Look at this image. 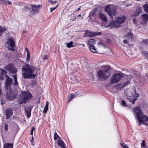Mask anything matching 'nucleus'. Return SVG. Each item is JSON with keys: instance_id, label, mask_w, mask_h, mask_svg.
<instances>
[{"instance_id": "1", "label": "nucleus", "mask_w": 148, "mask_h": 148, "mask_svg": "<svg viewBox=\"0 0 148 148\" xmlns=\"http://www.w3.org/2000/svg\"><path fill=\"white\" fill-rule=\"evenodd\" d=\"M133 111L134 112V115H136L138 121L140 125H141V123H143L145 125H148V116L144 115L139 106L134 108Z\"/></svg>"}, {"instance_id": "2", "label": "nucleus", "mask_w": 148, "mask_h": 148, "mask_svg": "<svg viewBox=\"0 0 148 148\" xmlns=\"http://www.w3.org/2000/svg\"><path fill=\"white\" fill-rule=\"evenodd\" d=\"M35 70V68L33 66L26 64L22 68V70L24 72L22 76L25 79H34L36 76V74L33 73Z\"/></svg>"}, {"instance_id": "3", "label": "nucleus", "mask_w": 148, "mask_h": 148, "mask_svg": "<svg viewBox=\"0 0 148 148\" xmlns=\"http://www.w3.org/2000/svg\"><path fill=\"white\" fill-rule=\"evenodd\" d=\"M42 5H35L31 4H28L25 5L23 8V11L26 12L27 10H29L30 13L29 16H32L36 14H38L40 11V8H42Z\"/></svg>"}, {"instance_id": "4", "label": "nucleus", "mask_w": 148, "mask_h": 148, "mask_svg": "<svg viewBox=\"0 0 148 148\" xmlns=\"http://www.w3.org/2000/svg\"><path fill=\"white\" fill-rule=\"evenodd\" d=\"M111 67L109 65L102 66L101 69L97 71V76L101 80H104L109 77Z\"/></svg>"}, {"instance_id": "5", "label": "nucleus", "mask_w": 148, "mask_h": 148, "mask_svg": "<svg viewBox=\"0 0 148 148\" xmlns=\"http://www.w3.org/2000/svg\"><path fill=\"white\" fill-rule=\"evenodd\" d=\"M126 19V17L124 16L121 17H118L116 20L113 21L106 26V27L118 28L121 26V24L124 23Z\"/></svg>"}, {"instance_id": "6", "label": "nucleus", "mask_w": 148, "mask_h": 148, "mask_svg": "<svg viewBox=\"0 0 148 148\" xmlns=\"http://www.w3.org/2000/svg\"><path fill=\"white\" fill-rule=\"evenodd\" d=\"M21 93L22 95L21 97V101L20 104L26 103L33 97L31 93L29 91H22Z\"/></svg>"}, {"instance_id": "7", "label": "nucleus", "mask_w": 148, "mask_h": 148, "mask_svg": "<svg viewBox=\"0 0 148 148\" xmlns=\"http://www.w3.org/2000/svg\"><path fill=\"white\" fill-rule=\"evenodd\" d=\"M122 74V73H117L112 75L110 78V83L113 84L118 82L123 77Z\"/></svg>"}, {"instance_id": "8", "label": "nucleus", "mask_w": 148, "mask_h": 148, "mask_svg": "<svg viewBox=\"0 0 148 148\" xmlns=\"http://www.w3.org/2000/svg\"><path fill=\"white\" fill-rule=\"evenodd\" d=\"M17 94V92L11 91L9 92H6V98L9 101H11L16 98Z\"/></svg>"}, {"instance_id": "9", "label": "nucleus", "mask_w": 148, "mask_h": 148, "mask_svg": "<svg viewBox=\"0 0 148 148\" xmlns=\"http://www.w3.org/2000/svg\"><path fill=\"white\" fill-rule=\"evenodd\" d=\"M6 80L5 81V90H9L11 88V85L12 84L13 79L10 78L8 75L5 76Z\"/></svg>"}, {"instance_id": "10", "label": "nucleus", "mask_w": 148, "mask_h": 148, "mask_svg": "<svg viewBox=\"0 0 148 148\" xmlns=\"http://www.w3.org/2000/svg\"><path fill=\"white\" fill-rule=\"evenodd\" d=\"M4 68L7 71H10L12 74H16L17 71L16 69L14 67L13 64L10 63L6 66Z\"/></svg>"}, {"instance_id": "11", "label": "nucleus", "mask_w": 148, "mask_h": 148, "mask_svg": "<svg viewBox=\"0 0 148 148\" xmlns=\"http://www.w3.org/2000/svg\"><path fill=\"white\" fill-rule=\"evenodd\" d=\"M13 114V109L12 108L9 107L6 109L5 112L6 119H10Z\"/></svg>"}, {"instance_id": "12", "label": "nucleus", "mask_w": 148, "mask_h": 148, "mask_svg": "<svg viewBox=\"0 0 148 148\" xmlns=\"http://www.w3.org/2000/svg\"><path fill=\"white\" fill-rule=\"evenodd\" d=\"M8 45L11 48H14L15 46V42L13 39L9 38L6 42Z\"/></svg>"}, {"instance_id": "13", "label": "nucleus", "mask_w": 148, "mask_h": 148, "mask_svg": "<svg viewBox=\"0 0 148 148\" xmlns=\"http://www.w3.org/2000/svg\"><path fill=\"white\" fill-rule=\"evenodd\" d=\"M94 32H90L88 30H86L85 31V33L84 34V37H90L95 36Z\"/></svg>"}, {"instance_id": "14", "label": "nucleus", "mask_w": 148, "mask_h": 148, "mask_svg": "<svg viewBox=\"0 0 148 148\" xmlns=\"http://www.w3.org/2000/svg\"><path fill=\"white\" fill-rule=\"evenodd\" d=\"M125 37L127 38V39L131 41H133L134 40V35L132 33L129 32L124 36Z\"/></svg>"}, {"instance_id": "15", "label": "nucleus", "mask_w": 148, "mask_h": 148, "mask_svg": "<svg viewBox=\"0 0 148 148\" xmlns=\"http://www.w3.org/2000/svg\"><path fill=\"white\" fill-rule=\"evenodd\" d=\"M139 96L138 94L136 93V91H135V95L134 96V98L133 99L129 98L128 99H129V101L131 102L132 104H134L135 102V101L137 100V97Z\"/></svg>"}, {"instance_id": "16", "label": "nucleus", "mask_w": 148, "mask_h": 148, "mask_svg": "<svg viewBox=\"0 0 148 148\" xmlns=\"http://www.w3.org/2000/svg\"><path fill=\"white\" fill-rule=\"evenodd\" d=\"M105 11L109 15L110 18L112 19L113 18V16L111 14V8L110 6L108 5L106 6L104 9Z\"/></svg>"}, {"instance_id": "17", "label": "nucleus", "mask_w": 148, "mask_h": 148, "mask_svg": "<svg viewBox=\"0 0 148 148\" xmlns=\"http://www.w3.org/2000/svg\"><path fill=\"white\" fill-rule=\"evenodd\" d=\"M142 11V9L141 8H139L136 11L135 14L131 16L132 17H136L138 16L141 12Z\"/></svg>"}, {"instance_id": "18", "label": "nucleus", "mask_w": 148, "mask_h": 148, "mask_svg": "<svg viewBox=\"0 0 148 148\" xmlns=\"http://www.w3.org/2000/svg\"><path fill=\"white\" fill-rule=\"evenodd\" d=\"M58 144L61 148H66L64 142L62 140L58 139Z\"/></svg>"}, {"instance_id": "19", "label": "nucleus", "mask_w": 148, "mask_h": 148, "mask_svg": "<svg viewBox=\"0 0 148 148\" xmlns=\"http://www.w3.org/2000/svg\"><path fill=\"white\" fill-rule=\"evenodd\" d=\"M141 18L143 21L146 23L148 20V14H144L142 15Z\"/></svg>"}, {"instance_id": "20", "label": "nucleus", "mask_w": 148, "mask_h": 148, "mask_svg": "<svg viewBox=\"0 0 148 148\" xmlns=\"http://www.w3.org/2000/svg\"><path fill=\"white\" fill-rule=\"evenodd\" d=\"M99 18L104 22H107V18L105 15L102 13H100L99 14Z\"/></svg>"}, {"instance_id": "21", "label": "nucleus", "mask_w": 148, "mask_h": 148, "mask_svg": "<svg viewBox=\"0 0 148 148\" xmlns=\"http://www.w3.org/2000/svg\"><path fill=\"white\" fill-rule=\"evenodd\" d=\"M13 144L5 143L4 144L3 148H13Z\"/></svg>"}, {"instance_id": "22", "label": "nucleus", "mask_w": 148, "mask_h": 148, "mask_svg": "<svg viewBox=\"0 0 148 148\" xmlns=\"http://www.w3.org/2000/svg\"><path fill=\"white\" fill-rule=\"evenodd\" d=\"M88 43L90 46L94 45L95 43V40L94 39H90L88 41Z\"/></svg>"}, {"instance_id": "23", "label": "nucleus", "mask_w": 148, "mask_h": 148, "mask_svg": "<svg viewBox=\"0 0 148 148\" xmlns=\"http://www.w3.org/2000/svg\"><path fill=\"white\" fill-rule=\"evenodd\" d=\"M7 27H4L3 28L0 25V36H1L3 32H5V31L7 30Z\"/></svg>"}, {"instance_id": "24", "label": "nucleus", "mask_w": 148, "mask_h": 148, "mask_svg": "<svg viewBox=\"0 0 148 148\" xmlns=\"http://www.w3.org/2000/svg\"><path fill=\"white\" fill-rule=\"evenodd\" d=\"M116 8L114 7H112L111 8V14L113 16H115L116 15Z\"/></svg>"}, {"instance_id": "25", "label": "nucleus", "mask_w": 148, "mask_h": 148, "mask_svg": "<svg viewBox=\"0 0 148 148\" xmlns=\"http://www.w3.org/2000/svg\"><path fill=\"white\" fill-rule=\"evenodd\" d=\"M13 77L14 78V82L13 83V85L14 86H17L18 85V83L17 81V77L16 74L13 75Z\"/></svg>"}, {"instance_id": "26", "label": "nucleus", "mask_w": 148, "mask_h": 148, "mask_svg": "<svg viewBox=\"0 0 148 148\" xmlns=\"http://www.w3.org/2000/svg\"><path fill=\"white\" fill-rule=\"evenodd\" d=\"M89 49L91 52L94 53H96L97 51L94 45L90 46Z\"/></svg>"}, {"instance_id": "27", "label": "nucleus", "mask_w": 148, "mask_h": 148, "mask_svg": "<svg viewBox=\"0 0 148 148\" xmlns=\"http://www.w3.org/2000/svg\"><path fill=\"white\" fill-rule=\"evenodd\" d=\"M97 11V8H95L93 12H90V14L91 15L92 17H94L96 16V13Z\"/></svg>"}, {"instance_id": "28", "label": "nucleus", "mask_w": 148, "mask_h": 148, "mask_svg": "<svg viewBox=\"0 0 148 148\" xmlns=\"http://www.w3.org/2000/svg\"><path fill=\"white\" fill-rule=\"evenodd\" d=\"M33 107V106H29L27 107L25 109V111L26 113L28 112H31L32 109Z\"/></svg>"}, {"instance_id": "29", "label": "nucleus", "mask_w": 148, "mask_h": 148, "mask_svg": "<svg viewBox=\"0 0 148 148\" xmlns=\"http://www.w3.org/2000/svg\"><path fill=\"white\" fill-rule=\"evenodd\" d=\"M131 78H130L129 80H128L126 82H124L122 86L123 87H124L127 85L129 84L130 83V80Z\"/></svg>"}, {"instance_id": "30", "label": "nucleus", "mask_w": 148, "mask_h": 148, "mask_svg": "<svg viewBox=\"0 0 148 148\" xmlns=\"http://www.w3.org/2000/svg\"><path fill=\"white\" fill-rule=\"evenodd\" d=\"M0 74H1V75H5L7 74V72L5 70L2 69H0Z\"/></svg>"}, {"instance_id": "31", "label": "nucleus", "mask_w": 148, "mask_h": 148, "mask_svg": "<svg viewBox=\"0 0 148 148\" xmlns=\"http://www.w3.org/2000/svg\"><path fill=\"white\" fill-rule=\"evenodd\" d=\"M141 42L143 45H145L147 46H148V39H144Z\"/></svg>"}, {"instance_id": "32", "label": "nucleus", "mask_w": 148, "mask_h": 148, "mask_svg": "<svg viewBox=\"0 0 148 148\" xmlns=\"http://www.w3.org/2000/svg\"><path fill=\"white\" fill-rule=\"evenodd\" d=\"M73 42L71 41L69 43H67L66 44V46L68 48H71V47H73L74 46L73 45Z\"/></svg>"}, {"instance_id": "33", "label": "nucleus", "mask_w": 148, "mask_h": 148, "mask_svg": "<svg viewBox=\"0 0 148 148\" xmlns=\"http://www.w3.org/2000/svg\"><path fill=\"white\" fill-rule=\"evenodd\" d=\"M144 10L145 12L148 13V4H144L143 5Z\"/></svg>"}, {"instance_id": "34", "label": "nucleus", "mask_w": 148, "mask_h": 148, "mask_svg": "<svg viewBox=\"0 0 148 148\" xmlns=\"http://www.w3.org/2000/svg\"><path fill=\"white\" fill-rule=\"evenodd\" d=\"M53 138H54V140H56L58 138H60V136H59V135L57 134L56 132V131H55L53 135Z\"/></svg>"}, {"instance_id": "35", "label": "nucleus", "mask_w": 148, "mask_h": 148, "mask_svg": "<svg viewBox=\"0 0 148 148\" xmlns=\"http://www.w3.org/2000/svg\"><path fill=\"white\" fill-rule=\"evenodd\" d=\"M142 53L148 59V52L146 51H143L142 52Z\"/></svg>"}, {"instance_id": "36", "label": "nucleus", "mask_w": 148, "mask_h": 148, "mask_svg": "<svg viewBox=\"0 0 148 148\" xmlns=\"http://www.w3.org/2000/svg\"><path fill=\"white\" fill-rule=\"evenodd\" d=\"M30 58V53H27V58L26 59V61L27 62H28L29 61V60Z\"/></svg>"}, {"instance_id": "37", "label": "nucleus", "mask_w": 148, "mask_h": 148, "mask_svg": "<svg viewBox=\"0 0 148 148\" xmlns=\"http://www.w3.org/2000/svg\"><path fill=\"white\" fill-rule=\"evenodd\" d=\"M74 97V95H72L70 94L69 95V98L68 101V103H69L73 99Z\"/></svg>"}, {"instance_id": "38", "label": "nucleus", "mask_w": 148, "mask_h": 148, "mask_svg": "<svg viewBox=\"0 0 148 148\" xmlns=\"http://www.w3.org/2000/svg\"><path fill=\"white\" fill-rule=\"evenodd\" d=\"M8 125L7 123H5L4 125V127L5 130L6 132L8 130Z\"/></svg>"}, {"instance_id": "39", "label": "nucleus", "mask_w": 148, "mask_h": 148, "mask_svg": "<svg viewBox=\"0 0 148 148\" xmlns=\"http://www.w3.org/2000/svg\"><path fill=\"white\" fill-rule=\"evenodd\" d=\"M12 4V2L9 1V0H7V1H5V2L4 3V5H11Z\"/></svg>"}, {"instance_id": "40", "label": "nucleus", "mask_w": 148, "mask_h": 148, "mask_svg": "<svg viewBox=\"0 0 148 148\" xmlns=\"http://www.w3.org/2000/svg\"><path fill=\"white\" fill-rule=\"evenodd\" d=\"M49 56L47 55H45L43 56L42 57V59L44 60H47L48 59Z\"/></svg>"}, {"instance_id": "41", "label": "nucleus", "mask_w": 148, "mask_h": 148, "mask_svg": "<svg viewBox=\"0 0 148 148\" xmlns=\"http://www.w3.org/2000/svg\"><path fill=\"white\" fill-rule=\"evenodd\" d=\"M121 145L123 148H129L127 145L125 143H121Z\"/></svg>"}, {"instance_id": "42", "label": "nucleus", "mask_w": 148, "mask_h": 148, "mask_svg": "<svg viewBox=\"0 0 148 148\" xmlns=\"http://www.w3.org/2000/svg\"><path fill=\"white\" fill-rule=\"evenodd\" d=\"M121 104L123 106L126 107L127 106L124 100L122 101Z\"/></svg>"}, {"instance_id": "43", "label": "nucleus", "mask_w": 148, "mask_h": 148, "mask_svg": "<svg viewBox=\"0 0 148 148\" xmlns=\"http://www.w3.org/2000/svg\"><path fill=\"white\" fill-rule=\"evenodd\" d=\"M146 144L145 140H143L141 144V146L143 147H145L146 146Z\"/></svg>"}, {"instance_id": "44", "label": "nucleus", "mask_w": 148, "mask_h": 148, "mask_svg": "<svg viewBox=\"0 0 148 148\" xmlns=\"http://www.w3.org/2000/svg\"><path fill=\"white\" fill-rule=\"evenodd\" d=\"M48 2H50L51 4H56V3L57 2V1H51V0H49Z\"/></svg>"}, {"instance_id": "45", "label": "nucleus", "mask_w": 148, "mask_h": 148, "mask_svg": "<svg viewBox=\"0 0 148 148\" xmlns=\"http://www.w3.org/2000/svg\"><path fill=\"white\" fill-rule=\"evenodd\" d=\"M35 130L34 127H32V129L30 132V134L31 135H33V131Z\"/></svg>"}, {"instance_id": "46", "label": "nucleus", "mask_w": 148, "mask_h": 148, "mask_svg": "<svg viewBox=\"0 0 148 148\" xmlns=\"http://www.w3.org/2000/svg\"><path fill=\"white\" fill-rule=\"evenodd\" d=\"M48 109V108L45 107L44 108V109L43 110V113H47Z\"/></svg>"}, {"instance_id": "47", "label": "nucleus", "mask_w": 148, "mask_h": 148, "mask_svg": "<svg viewBox=\"0 0 148 148\" xmlns=\"http://www.w3.org/2000/svg\"><path fill=\"white\" fill-rule=\"evenodd\" d=\"M102 34L101 32H94V34L95 35V36L98 35H101Z\"/></svg>"}, {"instance_id": "48", "label": "nucleus", "mask_w": 148, "mask_h": 148, "mask_svg": "<svg viewBox=\"0 0 148 148\" xmlns=\"http://www.w3.org/2000/svg\"><path fill=\"white\" fill-rule=\"evenodd\" d=\"M99 44L101 45H102L104 47L105 46V43L104 42H99Z\"/></svg>"}, {"instance_id": "49", "label": "nucleus", "mask_w": 148, "mask_h": 148, "mask_svg": "<svg viewBox=\"0 0 148 148\" xmlns=\"http://www.w3.org/2000/svg\"><path fill=\"white\" fill-rule=\"evenodd\" d=\"M5 0H0V4L4 5Z\"/></svg>"}, {"instance_id": "50", "label": "nucleus", "mask_w": 148, "mask_h": 148, "mask_svg": "<svg viewBox=\"0 0 148 148\" xmlns=\"http://www.w3.org/2000/svg\"><path fill=\"white\" fill-rule=\"evenodd\" d=\"M4 75H1V74H0V80H2L4 79Z\"/></svg>"}, {"instance_id": "51", "label": "nucleus", "mask_w": 148, "mask_h": 148, "mask_svg": "<svg viewBox=\"0 0 148 148\" xmlns=\"http://www.w3.org/2000/svg\"><path fill=\"white\" fill-rule=\"evenodd\" d=\"M49 104V102L48 101H47L46 102V104L45 107L48 108Z\"/></svg>"}, {"instance_id": "52", "label": "nucleus", "mask_w": 148, "mask_h": 148, "mask_svg": "<svg viewBox=\"0 0 148 148\" xmlns=\"http://www.w3.org/2000/svg\"><path fill=\"white\" fill-rule=\"evenodd\" d=\"M56 9V7H54L53 8H51L50 9V12H51L52 11H53L54 10Z\"/></svg>"}, {"instance_id": "53", "label": "nucleus", "mask_w": 148, "mask_h": 148, "mask_svg": "<svg viewBox=\"0 0 148 148\" xmlns=\"http://www.w3.org/2000/svg\"><path fill=\"white\" fill-rule=\"evenodd\" d=\"M27 114V116L28 118H29L31 116V112H28V113H26Z\"/></svg>"}, {"instance_id": "54", "label": "nucleus", "mask_w": 148, "mask_h": 148, "mask_svg": "<svg viewBox=\"0 0 148 148\" xmlns=\"http://www.w3.org/2000/svg\"><path fill=\"white\" fill-rule=\"evenodd\" d=\"M8 50H9L10 51L11 50V51H14L15 50V49H14L12 48H10L9 47H8Z\"/></svg>"}, {"instance_id": "55", "label": "nucleus", "mask_w": 148, "mask_h": 148, "mask_svg": "<svg viewBox=\"0 0 148 148\" xmlns=\"http://www.w3.org/2000/svg\"><path fill=\"white\" fill-rule=\"evenodd\" d=\"M133 23L135 24L136 23H137L136 20V18H134L133 19Z\"/></svg>"}, {"instance_id": "56", "label": "nucleus", "mask_w": 148, "mask_h": 148, "mask_svg": "<svg viewBox=\"0 0 148 148\" xmlns=\"http://www.w3.org/2000/svg\"><path fill=\"white\" fill-rule=\"evenodd\" d=\"M123 42L125 44L128 43L126 39H125L123 40Z\"/></svg>"}, {"instance_id": "57", "label": "nucleus", "mask_w": 148, "mask_h": 148, "mask_svg": "<svg viewBox=\"0 0 148 148\" xmlns=\"http://www.w3.org/2000/svg\"><path fill=\"white\" fill-rule=\"evenodd\" d=\"M25 50L27 51V53H30L29 51V50L27 48H26L25 49Z\"/></svg>"}, {"instance_id": "58", "label": "nucleus", "mask_w": 148, "mask_h": 148, "mask_svg": "<svg viewBox=\"0 0 148 148\" xmlns=\"http://www.w3.org/2000/svg\"><path fill=\"white\" fill-rule=\"evenodd\" d=\"M33 140H34V137H33V136L32 135V138H31V142H34Z\"/></svg>"}, {"instance_id": "59", "label": "nucleus", "mask_w": 148, "mask_h": 148, "mask_svg": "<svg viewBox=\"0 0 148 148\" xmlns=\"http://www.w3.org/2000/svg\"><path fill=\"white\" fill-rule=\"evenodd\" d=\"M5 102L4 101H3L1 102V104L2 105H3V104L5 103Z\"/></svg>"}, {"instance_id": "60", "label": "nucleus", "mask_w": 148, "mask_h": 148, "mask_svg": "<svg viewBox=\"0 0 148 148\" xmlns=\"http://www.w3.org/2000/svg\"><path fill=\"white\" fill-rule=\"evenodd\" d=\"M81 15L80 14H79L77 16V17H81Z\"/></svg>"}, {"instance_id": "61", "label": "nucleus", "mask_w": 148, "mask_h": 148, "mask_svg": "<svg viewBox=\"0 0 148 148\" xmlns=\"http://www.w3.org/2000/svg\"><path fill=\"white\" fill-rule=\"evenodd\" d=\"M76 18V17H75L72 20V21H74L75 20Z\"/></svg>"}, {"instance_id": "62", "label": "nucleus", "mask_w": 148, "mask_h": 148, "mask_svg": "<svg viewBox=\"0 0 148 148\" xmlns=\"http://www.w3.org/2000/svg\"><path fill=\"white\" fill-rule=\"evenodd\" d=\"M59 5V4H57L56 5L55 7H56V8Z\"/></svg>"}, {"instance_id": "63", "label": "nucleus", "mask_w": 148, "mask_h": 148, "mask_svg": "<svg viewBox=\"0 0 148 148\" xmlns=\"http://www.w3.org/2000/svg\"><path fill=\"white\" fill-rule=\"evenodd\" d=\"M80 8H78L77 9V11H78L80 10Z\"/></svg>"}, {"instance_id": "64", "label": "nucleus", "mask_w": 148, "mask_h": 148, "mask_svg": "<svg viewBox=\"0 0 148 148\" xmlns=\"http://www.w3.org/2000/svg\"><path fill=\"white\" fill-rule=\"evenodd\" d=\"M1 90L0 89V95H1Z\"/></svg>"}]
</instances>
